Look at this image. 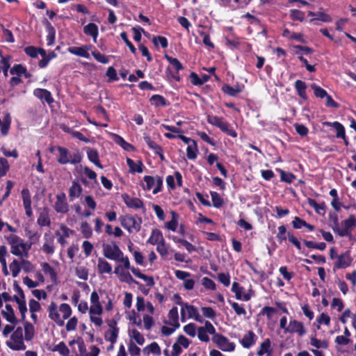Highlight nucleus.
I'll list each match as a JSON object with an SVG mask.
<instances>
[{"label":"nucleus","mask_w":356,"mask_h":356,"mask_svg":"<svg viewBox=\"0 0 356 356\" xmlns=\"http://www.w3.org/2000/svg\"><path fill=\"white\" fill-rule=\"evenodd\" d=\"M210 194L211 197L213 206L218 209L222 207L224 204V201L222 197L220 195V194L215 191H211Z\"/></svg>","instance_id":"a18cd8bd"},{"label":"nucleus","mask_w":356,"mask_h":356,"mask_svg":"<svg viewBox=\"0 0 356 356\" xmlns=\"http://www.w3.org/2000/svg\"><path fill=\"white\" fill-rule=\"evenodd\" d=\"M122 197L124 204L128 208L134 209H142L143 210V213L146 211L144 203L143 200H141L138 197H131L128 194H124L122 195Z\"/></svg>","instance_id":"1a4fd4ad"},{"label":"nucleus","mask_w":356,"mask_h":356,"mask_svg":"<svg viewBox=\"0 0 356 356\" xmlns=\"http://www.w3.org/2000/svg\"><path fill=\"white\" fill-rule=\"evenodd\" d=\"M228 302L237 315H246V310L243 306L236 302H232L231 300H229Z\"/></svg>","instance_id":"338daca9"},{"label":"nucleus","mask_w":356,"mask_h":356,"mask_svg":"<svg viewBox=\"0 0 356 356\" xmlns=\"http://www.w3.org/2000/svg\"><path fill=\"white\" fill-rule=\"evenodd\" d=\"M257 336L252 330H249L239 341L241 346L245 348H250L255 344Z\"/></svg>","instance_id":"dca6fc26"},{"label":"nucleus","mask_w":356,"mask_h":356,"mask_svg":"<svg viewBox=\"0 0 356 356\" xmlns=\"http://www.w3.org/2000/svg\"><path fill=\"white\" fill-rule=\"evenodd\" d=\"M119 328H114V330H109L105 332L104 338L106 341H110L112 344H114L117 341L119 334Z\"/></svg>","instance_id":"ea45409f"},{"label":"nucleus","mask_w":356,"mask_h":356,"mask_svg":"<svg viewBox=\"0 0 356 356\" xmlns=\"http://www.w3.org/2000/svg\"><path fill=\"white\" fill-rule=\"evenodd\" d=\"M35 335V328L33 325L29 322L26 321L24 323V339L26 341H31Z\"/></svg>","instance_id":"c9c22d12"},{"label":"nucleus","mask_w":356,"mask_h":356,"mask_svg":"<svg viewBox=\"0 0 356 356\" xmlns=\"http://www.w3.org/2000/svg\"><path fill=\"white\" fill-rule=\"evenodd\" d=\"M88 50L89 47L87 45H83L81 47H70L67 49L69 53L86 58H90Z\"/></svg>","instance_id":"aec40b11"},{"label":"nucleus","mask_w":356,"mask_h":356,"mask_svg":"<svg viewBox=\"0 0 356 356\" xmlns=\"http://www.w3.org/2000/svg\"><path fill=\"white\" fill-rule=\"evenodd\" d=\"M81 230L83 236L86 238L91 237L92 234V230L90 225L87 222H82L81 225Z\"/></svg>","instance_id":"69168bd1"},{"label":"nucleus","mask_w":356,"mask_h":356,"mask_svg":"<svg viewBox=\"0 0 356 356\" xmlns=\"http://www.w3.org/2000/svg\"><path fill=\"white\" fill-rule=\"evenodd\" d=\"M172 219L171 220L165 222V227L172 232H175L177 230V226H178V215L176 212L172 211Z\"/></svg>","instance_id":"79ce46f5"},{"label":"nucleus","mask_w":356,"mask_h":356,"mask_svg":"<svg viewBox=\"0 0 356 356\" xmlns=\"http://www.w3.org/2000/svg\"><path fill=\"white\" fill-rule=\"evenodd\" d=\"M44 243L42 250L47 254H52L54 252V237L50 234L45 233L44 235Z\"/></svg>","instance_id":"f3484780"},{"label":"nucleus","mask_w":356,"mask_h":356,"mask_svg":"<svg viewBox=\"0 0 356 356\" xmlns=\"http://www.w3.org/2000/svg\"><path fill=\"white\" fill-rule=\"evenodd\" d=\"M164 57L168 61V63L175 68V71H180L184 69V65L177 58L170 56L168 54H165Z\"/></svg>","instance_id":"49530a36"},{"label":"nucleus","mask_w":356,"mask_h":356,"mask_svg":"<svg viewBox=\"0 0 356 356\" xmlns=\"http://www.w3.org/2000/svg\"><path fill=\"white\" fill-rule=\"evenodd\" d=\"M127 163L131 172H143L144 165L140 160L138 161V163H136L133 159L127 158Z\"/></svg>","instance_id":"c85d7f7f"},{"label":"nucleus","mask_w":356,"mask_h":356,"mask_svg":"<svg viewBox=\"0 0 356 356\" xmlns=\"http://www.w3.org/2000/svg\"><path fill=\"white\" fill-rule=\"evenodd\" d=\"M21 194L26 215L28 217H31L33 216L31 208V196L29 188H24L22 190Z\"/></svg>","instance_id":"f8f14e48"},{"label":"nucleus","mask_w":356,"mask_h":356,"mask_svg":"<svg viewBox=\"0 0 356 356\" xmlns=\"http://www.w3.org/2000/svg\"><path fill=\"white\" fill-rule=\"evenodd\" d=\"M155 179L156 178L153 176L145 175L143 177V180L145 182V186H143V188L147 191H150L153 188L155 185Z\"/></svg>","instance_id":"774afa93"},{"label":"nucleus","mask_w":356,"mask_h":356,"mask_svg":"<svg viewBox=\"0 0 356 356\" xmlns=\"http://www.w3.org/2000/svg\"><path fill=\"white\" fill-rule=\"evenodd\" d=\"M102 248L104 256L108 259L118 261L123 256V252L115 243L112 245L103 244Z\"/></svg>","instance_id":"39448f33"},{"label":"nucleus","mask_w":356,"mask_h":356,"mask_svg":"<svg viewBox=\"0 0 356 356\" xmlns=\"http://www.w3.org/2000/svg\"><path fill=\"white\" fill-rule=\"evenodd\" d=\"M212 341L222 351L232 352L235 349V344L231 342L229 339L222 334L213 336Z\"/></svg>","instance_id":"423d86ee"},{"label":"nucleus","mask_w":356,"mask_h":356,"mask_svg":"<svg viewBox=\"0 0 356 356\" xmlns=\"http://www.w3.org/2000/svg\"><path fill=\"white\" fill-rule=\"evenodd\" d=\"M325 124L327 126L332 127L337 131L336 137L338 138H345V128L342 124L340 122L335 121L333 122H325Z\"/></svg>","instance_id":"473e14b6"},{"label":"nucleus","mask_w":356,"mask_h":356,"mask_svg":"<svg viewBox=\"0 0 356 356\" xmlns=\"http://www.w3.org/2000/svg\"><path fill=\"white\" fill-rule=\"evenodd\" d=\"M42 270L45 274L50 276L51 281L55 282L57 279V273L54 268L48 263L44 262L42 264Z\"/></svg>","instance_id":"a19ab883"},{"label":"nucleus","mask_w":356,"mask_h":356,"mask_svg":"<svg viewBox=\"0 0 356 356\" xmlns=\"http://www.w3.org/2000/svg\"><path fill=\"white\" fill-rule=\"evenodd\" d=\"M38 224L41 227L50 226L51 220L47 213H41L37 220Z\"/></svg>","instance_id":"13d9d810"},{"label":"nucleus","mask_w":356,"mask_h":356,"mask_svg":"<svg viewBox=\"0 0 356 356\" xmlns=\"http://www.w3.org/2000/svg\"><path fill=\"white\" fill-rule=\"evenodd\" d=\"M173 241L175 242V243H180L183 246H184V248L186 249V250L189 252V253H191L193 252H195L196 251V248L195 245H193L192 243H191L190 242H188V241L185 240V239H182V238H177V237H174L173 238Z\"/></svg>","instance_id":"8fccbe9b"},{"label":"nucleus","mask_w":356,"mask_h":356,"mask_svg":"<svg viewBox=\"0 0 356 356\" xmlns=\"http://www.w3.org/2000/svg\"><path fill=\"white\" fill-rule=\"evenodd\" d=\"M42 24L45 26L46 31L47 33V45L51 46L55 43L56 39V29L52 26L50 22L46 18H44L42 21Z\"/></svg>","instance_id":"ddd939ff"},{"label":"nucleus","mask_w":356,"mask_h":356,"mask_svg":"<svg viewBox=\"0 0 356 356\" xmlns=\"http://www.w3.org/2000/svg\"><path fill=\"white\" fill-rule=\"evenodd\" d=\"M86 151L88 160L99 168L102 169L103 165L100 163L99 156L97 150L90 147H86Z\"/></svg>","instance_id":"4be33fe9"},{"label":"nucleus","mask_w":356,"mask_h":356,"mask_svg":"<svg viewBox=\"0 0 356 356\" xmlns=\"http://www.w3.org/2000/svg\"><path fill=\"white\" fill-rule=\"evenodd\" d=\"M49 318L54 321L58 326L64 325V321L60 318L57 309V305L54 302H51L48 307Z\"/></svg>","instance_id":"2eb2a0df"},{"label":"nucleus","mask_w":356,"mask_h":356,"mask_svg":"<svg viewBox=\"0 0 356 356\" xmlns=\"http://www.w3.org/2000/svg\"><path fill=\"white\" fill-rule=\"evenodd\" d=\"M353 260L350 250H346L337 257V259L334 263V268L345 269L351 265Z\"/></svg>","instance_id":"6e6552de"},{"label":"nucleus","mask_w":356,"mask_h":356,"mask_svg":"<svg viewBox=\"0 0 356 356\" xmlns=\"http://www.w3.org/2000/svg\"><path fill=\"white\" fill-rule=\"evenodd\" d=\"M164 240L161 231L158 229H153L149 238L147 241V243L154 245L163 241Z\"/></svg>","instance_id":"393cba45"},{"label":"nucleus","mask_w":356,"mask_h":356,"mask_svg":"<svg viewBox=\"0 0 356 356\" xmlns=\"http://www.w3.org/2000/svg\"><path fill=\"white\" fill-rule=\"evenodd\" d=\"M277 312V309L274 307L265 306L259 312V315H266L268 320H270L273 317V314Z\"/></svg>","instance_id":"e2e57ef3"},{"label":"nucleus","mask_w":356,"mask_h":356,"mask_svg":"<svg viewBox=\"0 0 356 356\" xmlns=\"http://www.w3.org/2000/svg\"><path fill=\"white\" fill-rule=\"evenodd\" d=\"M297 333L300 337H302L306 333V330L302 322L297 320H291L286 329V333Z\"/></svg>","instance_id":"9b49d317"},{"label":"nucleus","mask_w":356,"mask_h":356,"mask_svg":"<svg viewBox=\"0 0 356 356\" xmlns=\"http://www.w3.org/2000/svg\"><path fill=\"white\" fill-rule=\"evenodd\" d=\"M310 344L315 347L316 349H327L329 347V343L327 340H319L315 337L310 338Z\"/></svg>","instance_id":"4c0bfd02"},{"label":"nucleus","mask_w":356,"mask_h":356,"mask_svg":"<svg viewBox=\"0 0 356 356\" xmlns=\"http://www.w3.org/2000/svg\"><path fill=\"white\" fill-rule=\"evenodd\" d=\"M186 311L187 312V317L192 318L193 316L197 314V309L193 305H188L186 302L181 309V320L182 322L186 320Z\"/></svg>","instance_id":"412c9836"},{"label":"nucleus","mask_w":356,"mask_h":356,"mask_svg":"<svg viewBox=\"0 0 356 356\" xmlns=\"http://www.w3.org/2000/svg\"><path fill=\"white\" fill-rule=\"evenodd\" d=\"M311 88L314 90V94L315 97H316L318 98H321V99L325 98L327 95V92L325 90H324L323 88L317 86L315 83H312L311 85Z\"/></svg>","instance_id":"5fc2aeb1"},{"label":"nucleus","mask_w":356,"mask_h":356,"mask_svg":"<svg viewBox=\"0 0 356 356\" xmlns=\"http://www.w3.org/2000/svg\"><path fill=\"white\" fill-rule=\"evenodd\" d=\"M56 201L54 204V209L59 213H67L69 211V205L67 202L65 193H60L56 196Z\"/></svg>","instance_id":"9d476101"},{"label":"nucleus","mask_w":356,"mask_h":356,"mask_svg":"<svg viewBox=\"0 0 356 356\" xmlns=\"http://www.w3.org/2000/svg\"><path fill=\"white\" fill-rule=\"evenodd\" d=\"M149 103L154 107H165L169 104L166 99L161 95H153L149 98Z\"/></svg>","instance_id":"a878e982"},{"label":"nucleus","mask_w":356,"mask_h":356,"mask_svg":"<svg viewBox=\"0 0 356 356\" xmlns=\"http://www.w3.org/2000/svg\"><path fill=\"white\" fill-rule=\"evenodd\" d=\"M115 141L117 144L120 145L124 150L129 151L130 149L134 148L133 145L127 143L122 136L114 134Z\"/></svg>","instance_id":"6e6d98bb"},{"label":"nucleus","mask_w":356,"mask_h":356,"mask_svg":"<svg viewBox=\"0 0 356 356\" xmlns=\"http://www.w3.org/2000/svg\"><path fill=\"white\" fill-rule=\"evenodd\" d=\"M25 72H26V67L22 64H15L10 69V74L14 76H22Z\"/></svg>","instance_id":"de8ad7c7"},{"label":"nucleus","mask_w":356,"mask_h":356,"mask_svg":"<svg viewBox=\"0 0 356 356\" xmlns=\"http://www.w3.org/2000/svg\"><path fill=\"white\" fill-rule=\"evenodd\" d=\"M0 254L1 256V258H0V263L2 266V272L4 275L7 276L9 275L6 260V256L8 254V252L7 248L5 245L0 246Z\"/></svg>","instance_id":"72a5a7b5"},{"label":"nucleus","mask_w":356,"mask_h":356,"mask_svg":"<svg viewBox=\"0 0 356 356\" xmlns=\"http://www.w3.org/2000/svg\"><path fill=\"white\" fill-rule=\"evenodd\" d=\"M144 140L148 147L151 149L155 154L163 149L162 147L154 142L149 136H144Z\"/></svg>","instance_id":"58836bf2"},{"label":"nucleus","mask_w":356,"mask_h":356,"mask_svg":"<svg viewBox=\"0 0 356 356\" xmlns=\"http://www.w3.org/2000/svg\"><path fill=\"white\" fill-rule=\"evenodd\" d=\"M302 242L307 248L310 249H316L323 251L325 250L326 248V244L324 242L316 243L312 241H307L305 239H303Z\"/></svg>","instance_id":"c03bdc74"},{"label":"nucleus","mask_w":356,"mask_h":356,"mask_svg":"<svg viewBox=\"0 0 356 356\" xmlns=\"http://www.w3.org/2000/svg\"><path fill=\"white\" fill-rule=\"evenodd\" d=\"M280 174V180L287 184H291L296 179V175L292 172H285L282 169H277Z\"/></svg>","instance_id":"e433bc0d"},{"label":"nucleus","mask_w":356,"mask_h":356,"mask_svg":"<svg viewBox=\"0 0 356 356\" xmlns=\"http://www.w3.org/2000/svg\"><path fill=\"white\" fill-rule=\"evenodd\" d=\"M152 42L156 47H158L159 44H160L161 47L163 49L167 48L168 46V40L164 36H154L152 38Z\"/></svg>","instance_id":"052dcab7"},{"label":"nucleus","mask_w":356,"mask_h":356,"mask_svg":"<svg viewBox=\"0 0 356 356\" xmlns=\"http://www.w3.org/2000/svg\"><path fill=\"white\" fill-rule=\"evenodd\" d=\"M294 88L296 90L297 95L304 101L307 100L308 97L307 95V84L302 80H297L294 83Z\"/></svg>","instance_id":"5701e85b"},{"label":"nucleus","mask_w":356,"mask_h":356,"mask_svg":"<svg viewBox=\"0 0 356 356\" xmlns=\"http://www.w3.org/2000/svg\"><path fill=\"white\" fill-rule=\"evenodd\" d=\"M8 244L10 245V252L17 257H22L23 256L21 251V246L23 239L15 234H10L6 237Z\"/></svg>","instance_id":"0eeeda50"},{"label":"nucleus","mask_w":356,"mask_h":356,"mask_svg":"<svg viewBox=\"0 0 356 356\" xmlns=\"http://www.w3.org/2000/svg\"><path fill=\"white\" fill-rule=\"evenodd\" d=\"M13 341H6V345L13 350H24L26 346L24 343L23 330L22 327H17L10 336Z\"/></svg>","instance_id":"20e7f679"},{"label":"nucleus","mask_w":356,"mask_h":356,"mask_svg":"<svg viewBox=\"0 0 356 356\" xmlns=\"http://www.w3.org/2000/svg\"><path fill=\"white\" fill-rule=\"evenodd\" d=\"M58 151L57 162L60 165L70 163L76 165L82 161V154L79 149H76L72 154H70L68 149L62 146H57Z\"/></svg>","instance_id":"f257e3e1"},{"label":"nucleus","mask_w":356,"mask_h":356,"mask_svg":"<svg viewBox=\"0 0 356 356\" xmlns=\"http://www.w3.org/2000/svg\"><path fill=\"white\" fill-rule=\"evenodd\" d=\"M290 18L293 21L303 22L305 15L303 11L297 9H292L290 10Z\"/></svg>","instance_id":"3c124183"},{"label":"nucleus","mask_w":356,"mask_h":356,"mask_svg":"<svg viewBox=\"0 0 356 356\" xmlns=\"http://www.w3.org/2000/svg\"><path fill=\"white\" fill-rule=\"evenodd\" d=\"M179 71H175L173 72L170 67H168L165 70V76L166 79L169 81H176L177 82H180L181 78L179 73Z\"/></svg>","instance_id":"09e8293b"},{"label":"nucleus","mask_w":356,"mask_h":356,"mask_svg":"<svg viewBox=\"0 0 356 356\" xmlns=\"http://www.w3.org/2000/svg\"><path fill=\"white\" fill-rule=\"evenodd\" d=\"M168 318L170 322L169 324L175 328H179L180 324L179 323V314L177 307H172L168 312Z\"/></svg>","instance_id":"c756f323"},{"label":"nucleus","mask_w":356,"mask_h":356,"mask_svg":"<svg viewBox=\"0 0 356 356\" xmlns=\"http://www.w3.org/2000/svg\"><path fill=\"white\" fill-rule=\"evenodd\" d=\"M243 86H240L238 84L236 85L234 87H232L229 84H225L222 87V90L224 93L231 97H236L238 93H241L243 91Z\"/></svg>","instance_id":"b1692460"},{"label":"nucleus","mask_w":356,"mask_h":356,"mask_svg":"<svg viewBox=\"0 0 356 356\" xmlns=\"http://www.w3.org/2000/svg\"><path fill=\"white\" fill-rule=\"evenodd\" d=\"M6 311L2 310L1 314L5 319L10 323L15 325L19 322V320L15 315V312L12 306L9 304H6L5 306Z\"/></svg>","instance_id":"6ab92c4d"},{"label":"nucleus","mask_w":356,"mask_h":356,"mask_svg":"<svg viewBox=\"0 0 356 356\" xmlns=\"http://www.w3.org/2000/svg\"><path fill=\"white\" fill-rule=\"evenodd\" d=\"M207 120L209 124L217 127L220 129L221 131L226 134L227 135L232 136V138L237 137L238 135L236 131L228 122L224 120L222 117H218L213 115H207Z\"/></svg>","instance_id":"f03ea898"},{"label":"nucleus","mask_w":356,"mask_h":356,"mask_svg":"<svg viewBox=\"0 0 356 356\" xmlns=\"http://www.w3.org/2000/svg\"><path fill=\"white\" fill-rule=\"evenodd\" d=\"M270 345L271 341L270 339H266L265 341L260 344V348L257 350V355L258 356H262L266 353L268 356H270L273 352Z\"/></svg>","instance_id":"7c9ffc66"},{"label":"nucleus","mask_w":356,"mask_h":356,"mask_svg":"<svg viewBox=\"0 0 356 356\" xmlns=\"http://www.w3.org/2000/svg\"><path fill=\"white\" fill-rule=\"evenodd\" d=\"M33 95L40 100H44L49 104L54 102L51 93L47 89L36 88L33 90Z\"/></svg>","instance_id":"a211bd4d"},{"label":"nucleus","mask_w":356,"mask_h":356,"mask_svg":"<svg viewBox=\"0 0 356 356\" xmlns=\"http://www.w3.org/2000/svg\"><path fill=\"white\" fill-rule=\"evenodd\" d=\"M278 232L276 235V238L280 243H282L284 241H286L287 237V232L286 226L282 225L278 227Z\"/></svg>","instance_id":"864d4df0"},{"label":"nucleus","mask_w":356,"mask_h":356,"mask_svg":"<svg viewBox=\"0 0 356 356\" xmlns=\"http://www.w3.org/2000/svg\"><path fill=\"white\" fill-rule=\"evenodd\" d=\"M83 33L87 35L91 36L94 41L96 42L99 34L98 26L95 23H89L84 26Z\"/></svg>","instance_id":"cd10ccee"},{"label":"nucleus","mask_w":356,"mask_h":356,"mask_svg":"<svg viewBox=\"0 0 356 356\" xmlns=\"http://www.w3.org/2000/svg\"><path fill=\"white\" fill-rule=\"evenodd\" d=\"M82 187L78 182L73 181L72 186L69 188V196L70 200H73L74 198L79 197L82 193Z\"/></svg>","instance_id":"2f4dec72"},{"label":"nucleus","mask_w":356,"mask_h":356,"mask_svg":"<svg viewBox=\"0 0 356 356\" xmlns=\"http://www.w3.org/2000/svg\"><path fill=\"white\" fill-rule=\"evenodd\" d=\"M10 270L12 273V275L13 277H16L18 276L20 270L21 266L19 262L17 259H14L9 266Z\"/></svg>","instance_id":"680f3d73"},{"label":"nucleus","mask_w":356,"mask_h":356,"mask_svg":"<svg viewBox=\"0 0 356 356\" xmlns=\"http://www.w3.org/2000/svg\"><path fill=\"white\" fill-rule=\"evenodd\" d=\"M308 204L309 205L314 209L316 213H321V211H323L325 212V202L322 203H318L314 199H309L308 200Z\"/></svg>","instance_id":"4d7b16f0"},{"label":"nucleus","mask_w":356,"mask_h":356,"mask_svg":"<svg viewBox=\"0 0 356 356\" xmlns=\"http://www.w3.org/2000/svg\"><path fill=\"white\" fill-rule=\"evenodd\" d=\"M53 351H58L63 356H68L70 350L63 341H60L58 344L52 348Z\"/></svg>","instance_id":"603ef678"},{"label":"nucleus","mask_w":356,"mask_h":356,"mask_svg":"<svg viewBox=\"0 0 356 356\" xmlns=\"http://www.w3.org/2000/svg\"><path fill=\"white\" fill-rule=\"evenodd\" d=\"M97 271L100 275L105 273L109 274L112 271V266L106 260L102 258H99L97 264Z\"/></svg>","instance_id":"bb28decb"},{"label":"nucleus","mask_w":356,"mask_h":356,"mask_svg":"<svg viewBox=\"0 0 356 356\" xmlns=\"http://www.w3.org/2000/svg\"><path fill=\"white\" fill-rule=\"evenodd\" d=\"M130 222V227H131L132 232L134 230L136 232H138L140 230L141 224L143 222L141 217L138 215L130 216V218H127Z\"/></svg>","instance_id":"f704fd0d"},{"label":"nucleus","mask_w":356,"mask_h":356,"mask_svg":"<svg viewBox=\"0 0 356 356\" xmlns=\"http://www.w3.org/2000/svg\"><path fill=\"white\" fill-rule=\"evenodd\" d=\"M341 228L339 226L335 234L341 237L346 236L349 239H352V231L356 227V218L354 215L351 214L346 220L341 221Z\"/></svg>","instance_id":"7ed1b4c3"},{"label":"nucleus","mask_w":356,"mask_h":356,"mask_svg":"<svg viewBox=\"0 0 356 356\" xmlns=\"http://www.w3.org/2000/svg\"><path fill=\"white\" fill-rule=\"evenodd\" d=\"M193 146L188 145L186 149V156L191 160H194L197 158L198 149L195 140H192Z\"/></svg>","instance_id":"37998d69"},{"label":"nucleus","mask_w":356,"mask_h":356,"mask_svg":"<svg viewBox=\"0 0 356 356\" xmlns=\"http://www.w3.org/2000/svg\"><path fill=\"white\" fill-rule=\"evenodd\" d=\"M59 311L63 314V320L67 319L72 314V309L67 303H62L59 307Z\"/></svg>","instance_id":"bf43d9fd"},{"label":"nucleus","mask_w":356,"mask_h":356,"mask_svg":"<svg viewBox=\"0 0 356 356\" xmlns=\"http://www.w3.org/2000/svg\"><path fill=\"white\" fill-rule=\"evenodd\" d=\"M293 48L296 49L295 54L296 55H299L301 53L305 54H311L314 52V49L308 46H302V45H294Z\"/></svg>","instance_id":"0e129e2a"},{"label":"nucleus","mask_w":356,"mask_h":356,"mask_svg":"<svg viewBox=\"0 0 356 356\" xmlns=\"http://www.w3.org/2000/svg\"><path fill=\"white\" fill-rule=\"evenodd\" d=\"M232 291L235 293L237 300L248 301L251 298V296L244 293V288L236 282H234L232 286Z\"/></svg>","instance_id":"4468645a"}]
</instances>
